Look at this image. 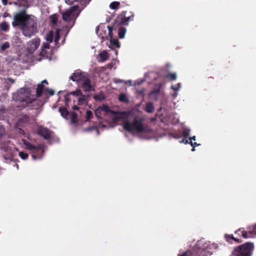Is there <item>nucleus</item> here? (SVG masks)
I'll return each instance as SVG.
<instances>
[{"label": "nucleus", "mask_w": 256, "mask_h": 256, "mask_svg": "<svg viewBox=\"0 0 256 256\" xmlns=\"http://www.w3.org/2000/svg\"><path fill=\"white\" fill-rule=\"evenodd\" d=\"M12 26L14 27L20 26L24 36L30 38L37 32V24L34 16L27 14L25 10L16 14Z\"/></svg>", "instance_id": "nucleus-1"}, {"label": "nucleus", "mask_w": 256, "mask_h": 256, "mask_svg": "<svg viewBox=\"0 0 256 256\" xmlns=\"http://www.w3.org/2000/svg\"><path fill=\"white\" fill-rule=\"evenodd\" d=\"M212 246L213 245L210 244V242L201 240L198 242L192 250H188L179 256H205V250H210Z\"/></svg>", "instance_id": "nucleus-2"}, {"label": "nucleus", "mask_w": 256, "mask_h": 256, "mask_svg": "<svg viewBox=\"0 0 256 256\" xmlns=\"http://www.w3.org/2000/svg\"><path fill=\"white\" fill-rule=\"evenodd\" d=\"M144 119L136 116L132 122L126 120L124 122L123 128L129 132H136L142 133L147 132L146 128L143 125Z\"/></svg>", "instance_id": "nucleus-3"}, {"label": "nucleus", "mask_w": 256, "mask_h": 256, "mask_svg": "<svg viewBox=\"0 0 256 256\" xmlns=\"http://www.w3.org/2000/svg\"><path fill=\"white\" fill-rule=\"evenodd\" d=\"M254 247L252 243L246 242L234 248L232 254L234 256H251Z\"/></svg>", "instance_id": "nucleus-4"}, {"label": "nucleus", "mask_w": 256, "mask_h": 256, "mask_svg": "<svg viewBox=\"0 0 256 256\" xmlns=\"http://www.w3.org/2000/svg\"><path fill=\"white\" fill-rule=\"evenodd\" d=\"M23 143L26 148L32 152V158L34 160L41 158L44 152L42 146L39 144L35 146L26 140H23Z\"/></svg>", "instance_id": "nucleus-5"}, {"label": "nucleus", "mask_w": 256, "mask_h": 256, "mask_svg": "<svg viewBox=\"0 0 256 256\" xmlns=\"http://www.w3.org/2000/svg\"><path fill=\"white\" fill-rule=\"evenodd\" d=\"M30 92L24 88H22L12 95V99L16 102H25L26 104L30 103Z\"/></svg>", "instance_id": "nucleus-6"}, {"label": "nucleus", "mask_w": 256, "mask_h": 256, "mask_svg": "<svg viewBox=\"0 0 256 256\" xmlns=\"http://www.w3.org/2000/svg\"><path fill=\"white\" fill-rule=\"evenodd\" d=\"M182 129L183 135L185 137V138L183 139L182 140H180V142L184 143L186 144L190 143V145L193 147L192 150V152H194L195 150L194 148L200 145V144H198L196 142H192V140H196V136H193L192 137L190 138H189L190 142H189V140L186 138L190 135V130L184 126H182Z\"/></svg>", "instance_id": "nucleus-7"}, {"label": "nucleus", "mask_w": 256, "mask_h": 256, "mask_svg": "<svg viewBox=\"0 0 256 256\" xmlns=\"http://www.w3.org/2000/svg\"><path fill=\"white\" fill-rule=\"evenodd\" d=\"M126 12H122L115 20L114 26H120L122 25H128V22L131 18L130 16H126Z\"/></svg>", "instance_id": "nucleus-8"}, {"label": "nucleus", "mask_w": 256, "mask_h": 256, "mask_svg": "<svg viewBox=\"0 0 256 256\" xmlns=\"http://www.w3.org/2000/svg\"><path fill=\"white\" fill-rule=\"evenodd\" d=\"M162 87V84L158 83L154 85L153 90L150 92L148 97L150 99L157 100L158 98L160 91Z\"/></svg>", "instance_id": "nucleus-9"}, {"label": "nucleus", "mask_w": 256, "mask_h": 256, "mask_svg": "<svg viewBox=\"0 0 256 256\" xmlns=\"http://www.w3.org/2000/svg\"><path fill=\"white\" fill-rule=\"evenodd\" d=\"M82 82V87L85 92L95 90V86L91 84V80L88 78L86 76Z\"/></svg>", "instance_id": "nucleus-10"}, {"label": "nucleus", "mask_w": 256, "mask_h": 256, "mask_svg": "<svg viewBox=\"0 0 256 256\" xmlns=\"http://www.w3.org/2000/svg\"><path fill=\"white\" fill-rule=\"evenodd\" d=\"M37 133L40 136H42L45 140H49L51 138L52 132L46 128L40 126L38 129Z\"/></svg>", "instance_id": "nucleus-11"}, {"label": "nucleus", "mask_w": 256, "mask_h": 256, "mask_svg": "<svg viewBox=\"0 0 256 256\" xmlns=\"http://www.w3.org/2000/svg\"><path fill=\"white\" fill-rule=\"evenodd\" d=\"M86 74L80 70H76L70 78L74 82H81L86 77Z\"/></svg>", "instance_id": "nucleus-12"}, {"label": "nucleus", "mask_w": 256, "mask_h": 256, "mask_svg": "<svg viewBox=\"0 0 256 256\" xmlns=\"http://www.w3.org/2000/svg\"><path fill=\"white\" fill-rule=\"evenodd\" d=\"M48 81L46 80H43L40 84H38L36 89V98H40L42 96L44 88V84L48 85Z\"/></svg>", "instance_id": "nucleus-13"}, {"label": "nucleus", "mask_w": 256, "mask_h": 256, "mask_svg": "<svg viewBox=\"0 0 256 256\" xmlns=\"http://www.w3.org/2000/svg\"><path fill=\"white\" fill-rule=\"evenodd\" d=\"M78 8V6H72L66 12L62 14V19L64 21H68L73 12Z\"/></svg>", "instance_id": "nucleus-14"}, {"label": "nucleus", "mask_w": 256, "mask_h": 256, "mask_svg": "<svg viewBox=\"0 0 256 256\" xmlns=\"http://www.w3.org/2000/svg\"><path fill=\"white\" fill-rule=\"evenodd\" d=\"M40 44V38H34L30 43L28 50L31 52L35 51L38 48Z\"/></svg>", "instance_id": "nucleus-15"}, {"label": "nucleus", "mask_w": 256, "mask_h": 256, "mask_svg": "<svg viewBox=\"0 0 256 256\" xmlns=\"http://www.w3.org/2000/svg\"><path fill=\"white\" fill-rule=\"evenodd\" d=\"M32 118L26 114L23 115L18 120V122L20 123H28L30 120Z\"/></svg>", "instance_id": "nucleus-16"}, {"label": "nucleus", "mask_w": 256, "mask_h": 256, "mask_svg": "<svg viewBox=\"0 0 256 256\" xmlns=\"http://www.w3.org/2000/svg\"><path fill=\"white\" fill-rule=\"evenodd\" d=\"M58 111L60 113L61 116L64 118H66V117L69 114V112L67 108L64 107H60L58 108Z\"/></svg>", "instance_id": "nucleus-17"}, {"label": "nucleus", "mask_w": 256, "mask_h": 256, "mask_svg": "<svg viewBox=\"0 0 256 256\" xmlns=\"http://www.w3.org/2000/svg\"><path fill=\"white\" fill-rule=\"evenodd\" d=\"M144 110L148 113L153 112L154 110V106L153 104L151 102H148L146 104Z\"/></svg>", "instance_id": "nucleus-18"}, {"label": "nucleus", "mask_w": 256, "mask_h": 256, "mask_svg": "<svg viewBox=\"0 0 256 256\" xmlns=\"http://www.w3.org/2000/svg\"><path fill=\"white\" fill-rule=\"evenodd\" d=\"M126 32V28L122 26H120L118 30V36L120 38H123L124 37Z\"/></svg>", "instance_id": "nucleus-19"}, {"label": "nucleus", "mask_w": 256, "mask_h": 256, "mask_svg": "<svg viewBox=\"0 0 256 256\" xmlns=\"http://www.w3.org/2000/svg\"><path fill=\"white\" fill-rule=\"evenodd\" d=\"M110 44L112 46V48L120 47V43L117 39L112 38L110 40Z\"/></svg>", "instance_id": "nucleus-20"}, {"label": "nucleus", "mask_w": 256, "mask_h": 256, "mask_svg": "<svg viewBox=\"0 0 256 256\" xmlns=\"http://www.w3.org/2000/svg\"><path fill=\"white\" fill-rule=\"evenodd\" d=\"M101 110L104 112H109L112 114H116L117 112L113 110H110L109 107L106 105V104H102V107L100 108Z\"/></svg>", "instance_id": "nucleus-21"}, {"label": "nucleus", "mask_w": 256, "mask_h": 256, "mask_svg": "<svg viewBox=\"0 0 256 256\" xmlns=\"http://www.w3.org/2000/svg\"><path fill=\"white\" fill-rule=\"evenodd\" d=\"M237 232H241L242 236L246 238H250L252 236V234L250 232H247L244 230L240 229L237 231Z\"/></svg>", "instance_id": "nucleus-22"}, {"label": "nucleus", "mask_w": 256, "mask_h": 256, "mask_svg": "<svg viewBox=\"0 0 256 256\" xmlns=\"http://www.w3.org/2000/svg\"><path fill=\"white\" fill-rule=\"evenodd\" d=\"M70 120L72 124H76L78 122L77 114L75 112H72L70 114Z\"/></svg>", "instance_id": "nucleus-23"}, {"label": "nucleus", "mask_w": 256, "mask_h": 256, "mask_svg": "<svg viewBox=\"0 0 256 256\" xmlns=\"http://www.w3.org/2000/svg\"><path fill=\"white\" fill-rule=\"evenodd\" d=\"M0 26L1 30L4 32H7L9 29V25L6 22H2L0 25Z\"/></svg>", "instance_id": "nucleus-24"}, {"label": "nucleus", "mask_w": 256, "mask_h": 256, "mask_svg": "<svg viewBox=\"0 0 256 256\" xmlns=\"http://www.w3.org/2000/svg\"><path fill=\"white\" fill-rule=\"evenodd\" d=\"M54 38V32L52 30H50L48 34L46 36V40L48 42H52Z\"/></svg>", "instance_id": "nucleus-25"}, {"label": "nucleus", "mask_w": 256, "mask_h": 256, "mask_svg": "<svg viewBox=\"0 0 256 256\" xmlns=\"http://www.w3.org/2000/svg\"><path fill=\"white\" fill-rule=\"evenodd\" d=\"M10 46V45L9 42H6L0 46V50L1 51V52H2L6 49H8V48H9Z\"/></svg>", "instance_id": "nucleus-26"}, {"label": "nucleus", "mask_w": 256, "mask_h": 256, "mask_svg": "<svg viewBox=\"0 0 256 256\" xmlns=\"http://www.w3.org/2000/svg\"><path fill=\"white\" fill-rule=\"evenodd\" d=\"M118 100L120 102H128V99L126 98V96L123 94H120Z\"/></svg>", "instance_id": "nucleus-27"}, {"label": "nucleus", "mask_w": 256, "mask_h": 256, "mask_svg": "<svg viewBox=\"0 0 256 256\" xmlns=\"http://www.w3.org/2000/svg\"><path fill=\"white\" fill-rule=\"evenodd\" d=\"M120 6V2H113L110 3V8L112 10H116L118 8V6Z\"/></svg>", "instance_id": "nucleus-28"}, {"label": "nucleus", "mask_w": 256, "mask_h": 256, "mask_svg": "<svg viewBox=\"0 0 256 256\" xmlns=\"http://www.w3.org/2000/svg\"><path fill=\"white\" fill-rule=\"evenodd\" d=\"M92 117V112L90 110H88L86 112V121H89Z\"/></svg>", "instance_id": "nucleus-29"}, {"label": "nucleus", "mask_w": 256, "mask_h": 256, "mask_svg": "<svg viewBox=\"0 0 256 256\" xmlns=\"http://www.w3.org/2000/svg\"><path fill=\"white\" fill-rule=\"evenodd\" d=\"M99 55H100V56L102 62H104L108 58V56L107 55V52H101L100 54Z\"/></svg>", "instance_id": "nucleus-30"}, {"label": "nucleus", "mask_w": 256, "mask_h": 256, "mask_svg": "<svg viewBox=\"0 0 256 256\" xmlns=\"http://www.w3.org/2000/svg\"><path fill=\"white\" fill-rule=\"evenodd\" d=\"M50 19L51 22L53 24H56L57 23L58 18V16L56 14H54L50 16Z\"/></svg>", "instance_id": "nucleus-31"}, {"label": "nucleus", "mask_w": 256, "mask_h": 256, "mask_svg": "<svg viewBox=\"0 0 256 256\" xmlns=\"http://www.w3.org/2000/svg\"><path fill=\"white\" fill-rule=\"evenodd\" d=\"M86 96H82V97L80 98L78 100V104H82L86 102Z\"/></svg>", "instance_id": "nucleus-32"}, {"label": "nucleus", "mask_w": 256, "mask_h": 256, "mask_svg": "<svg viewBox=\"0 0 256 256\" xmlns=\"http://www.w3.org/2000/svg\"><path fill=\"white\" fill-rule=\"evenodd\" d=\"M19 156L22 160H26L28 158V154L27 153L24 152H19Z\"/></svg>", "instance_id": "nucleus-33"}, {"label": "nucleus", "mask_w": 256, "mask_h": 256, "mask_svg": "<svg viewBox=\"0 0 256 256\" xmlns=\"http://www.w3.org/2000/svg\"><path fill=\"white\" fill-rule=\"evenodd\" d=\"M166 78H170V80H175L176 79V74L175 73L168 74L166 76Z\"/></svg>", "instance_id": "nucleus-34"}, {"label": "nucleus", "mask_w": 256, "mask_h": 256, "mask_svg": "<svg viewBox=\"0 0 256 256\" xmlns=\"http://www.w3.org/2000/svg\"><path fill=\"white\" fill-rule=\"evenodd\" d=\"M70 94L76 96H79L82 95L81 90H76L75 91H73L70 92Z\"/></svg>", "instance_id": "nucleus-35"}, {"label": "nucleus", "mask_w": 256, "mask_h": 256, "mask_svg": "<svg viewBox=\"0 0 256 256\" xmlns=\"http://www.w3.org/2000/svg\"><path fill=\"white\" fill-rule=\"evenodd\" d=\"M94 98L96 100H102L104 99V98L99 95H94L93 96Z\"/></svg>", "instance_id": "nucleus-36"}, {"label": "nucleus", "mask_w": 256, "mask_h": 256, "mask_svg": "<svg viewBox=\"0 0 256 256\" xmlns=\"http://www.w3.org/2000/svg\"><path fill=\"white\" fill-rule=\"evenodd\" d=\"M5 129L4 126L0 125V138L4 134Z\"/></svg>", "instance_id": "nucleus-37"}, {"label": "nucleus", "mask_w": 256, "mask_h": 256, "mask_svg": "<svg viewBox=\"0 0 256 256\" xmlns=\"http://www.w3.org/2000/svg\"><path fill=\"white\" fill-rule=\"evenodd\" d=\"M60 36L59 32H56V34H55V37H54L55 42H58L60 40Z\"/></svg>", "instance_id": "nucleus-38"}, {"label": "nucleus", "mask_w": 256, "mask_h": 256, "mask_svg": "<svg viewBox=\"0 0 256 256\" xmlns=\"http://www.w3.org/2000/svg\"><path fill=\"white\" fill-rule=\"evenodd\" d=\"M46 91L50 95L53 96L54 94V92L52 89L46 88Z\"/></svg>", "instance_id": "nucleus-39"}, {"label": "nucleus", "mask_w": 256, "mask_h": 256, "mask_svg": "<svg viewBox=\"0 0 256 256\" xmlns=\"http://www.w3.org/2000/svg\"><path fill=\"white\" fill-rule=\"evenodd\" d=\"M64 97V102L66 106L68 105V102L70 101V98L68 97V95H65Z\"/></svg>", "instance_id": "nucleus-40"}, {"label": "nucleus", "mask_w": 256, "mask_h": 256, "mask_svg": "<svg viewBox=\"0 0 256 256\" xmlns=\"http://www.w3.org/2000/svg\"><path fill=\"white\" fill-rule=\"evenodd\" d=\"M49 48H50L49 42L44 43L42 45V50L43 51L44 49Z\"/></svg>", "instance_id": "nucleus-41"}, {"label": "nucleus", "mask_w": 256, "mask_h": 256, "mask_svg": "<svg viewBox=\"0 0 256 256\" xmlns=\"http://www.w3.org/2000/svg\"><path fill=\"white\" fill-rule=\"evenodd\" d=\"M226 240L230 242V240H236V238H234L233 236H226Z\"/></svg>", "instance_id": "nucleus-42"}, {"label": "nucleus", "mask_w": 256, "mask_h": 256, "mask_svg": "<svg viewBox=\"0 0 256 256\" xmlns=\"http://www.w3.org/2000/svg\"><path fill=\"white\" fill-rule=\"evenodd\" d=\"M116 26H108V32H112V30H114V28L116 29Z\"/></svg>", "instance_id": "nucleus-43"}, {"label": "nucleus", "mask_w": 256, "mask_h": 256, "mask_svg": "<svg viewBox=\"0 0 256 256\" xmlns=\"http://www.w3.org/2000/svg\"><path fill=\"white\" fill-rule=\"evenodd\" d=\"M108 36L110 39L113 38H112V36H113L112 32H108Z\"/></svg>", "instance_id": "nucleus-44"}, {"label": "nucleus", "mask_w": 256, "mask_h": 256, "mask_svg": "<svg viewBox=\"0 0 256 256\" xmlns=\"http://www.w3.org/2000/svg\"><path fill=\"white\" fill-rule=\"evenodd\" d=\"M172 88L173 89L174 91V94H176V87L174 86H172Z\"/></svg>", "instance_id": "nucleus-45"}, {"label": "nucleus", "mask_w": 256, "mask_h": 256, "mask_svg": "<svg viewBox=\"0 0 256 256\" xmlns=\"http://www.w3.org/2000/svg\"><path fill=\"white\" fill-rule=\"evenodd\" d=\"M72 109L74 110H78L79 109V108L78 106H76L74 105L73 107H72Z\"/></svg>", "instance_id": "nucleus-46"}, {"label": "nucleus", "mask_w": 256, "mask_h": 256, "mask_svg": "<svg viewBox=\"0 0 256 256\" xmlns=\"http://www.w3.org/2000/svg\"><path fill=\"white\" fill-rule=\"evenodd\" d=\"M8 80L9 81H10L12 83H14V80L12 78H8Z\"/></svg>", "instance_id": "nucleus-47"}, {"label": "nucleus", "mask_w": 256, "mask_h": 256, "mask_svg": "<svg viewBox=\"0 0 256 256\" xmlns=\"http://www.w3.org/2000/svg\"><path fill=\"white\" fill-rule=\"evenodd\" d=\"M3 2L4 4H6V2H4V0H3Z\"/></svg>", "instance_id": "nucleus-48"}, {"label": "nucleus", "mask_w": 256, "mask_h": 256, "mask_svg": "<svg viewBox=\"0 0 256 256\" xmlns=\"http://www.w3.org/2000/svg\"><path fill=\"white\" fill-rule=\"evenodd\" d=\"M98 27H96V32H98Z\"/></svg>", "instance_id": "nucleus-49"}, {"label": "nucleus", "mask_w": 256, "mask_h": 256, "mask_svg": "<svg viewBox=\"0 0 256 256\" xmlns=\"http://www.w3.org/2000/svg\"><path fill=\"white\" fill-rule=\"evenodd\" d=\"M180 84H178V88H179L180 87Z\"/></svg>", "instance_id": "nucleus-50"}, {"label": "nucleus", "mask_w": 256, "mask_h": 256, "mask_svg": "<svg viewBox=\"0 0 256 256\" xmlns=\"http://www.w3.org/2000/svg\"><path fill=\"white\" fill-rule=\"evenodd\" d=\"M78 0H72V1H74V2H76L78 1Z\"/></svg>", "instance_id": "nucleus-51"}]
</instances>
